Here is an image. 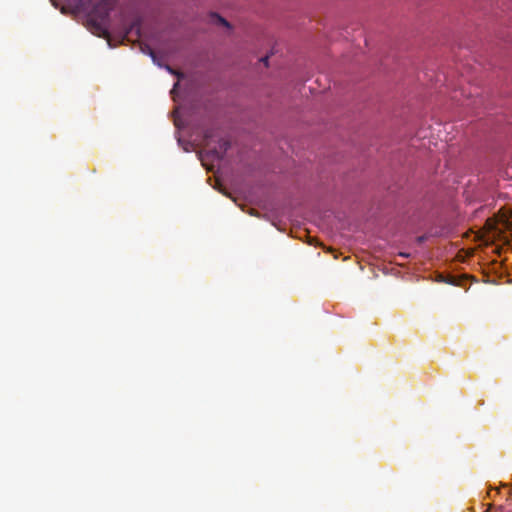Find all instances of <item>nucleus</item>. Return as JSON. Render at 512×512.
Returning <instances> with one entry per match:
<instances>
[{
  "mask_svg": "<svg viewBox=\"0 0 512 512\" xmlns=\"http://www.w3.org/2000/svg\"><path fill=\"white\" fill-rule=\"evenodd\" d=\"M211 18L217 24H221L223 26L230 27L229 23L224 18L219 16L218 14H212Z\"/></svg>",
  "mask_w": 512,
  "mask_h": 512,
  "instance_id": "f257e3e1",
  "label": "nucleus"
},
{
  "mask_svg": "<svg viewBox=\"0 0 512 512\" xmlns=\"http://www.w3.org/2000/svg\"><path fill=\"white\" fill-rule=\"evenodd\" d=\"M167 69H168V71H169V72H171V73H175V72L171 69V67H169V66H168V67H167Z\"/></svg>",
  "mask_w": 512,
  "mask_h": 512,
  "instance_id": "6e6552de",
  "label": "nucleus"
},
{
  "mask_svg": "<svg viewBox=\"0 0 512 512\" xmlns=\"http://www.w3.org/2000/svg\"><path fill=\"white\" fill-rule=\"evenodd\" d=\"M399 255L402 257H408V254H405V253H400Z\"/></svg>",
  "mask_w": 512,
  "mask_h": 512,
  "instance_id": "0eeeda50",
  "label": "nucleus"
},
{
  "mask_svg": "<svg viewBox=\"0 0 512 512\" xmlns=\"http://www.w3.org/2000/svg\"><path fill=\"white\" fill-rule=\"evenodd\" d=\"M212 152L217 156V158H222V155H220L216 150H213Z\"/></svg>",
  "mask_w": 512,
  "mask_h": 512,
  "instance_id": "20e7f679",
  "label": "nucleus"
},
{
  "mask_svg": "<svg viewBox=\"0 0 512 512\" xmlns=\"http://www.w3.org/2000/svg\"><path fill=\"white\" fill-rule=\"evenodd\" d=\"M148 50H149V54H150V56H151V57L153 58V60L155 61V53L152 51V49H151V48H148Z\"/></svg>",
  "mask_w": 512,
  "mask_h": 512,
  "instance_id": "7ed1b4c3",
  "label": "nucleus"
},
{
  "mask_svg": "<svg viewBox=\"0 0 512 512\" xmlns=\"http://www.w3.org/2000/svg\"><path fill=\"white\" fill-rule=\"evenodd\" d=\"M261 61L264 62L265 64H267L268 56H265V57L261 58Z\"/></svg>",
  "mask_w": 512,
  "mask_h": 512,
  "instance_id": "39448f33",
  "label": "nucleus"
},
{
  "mask_svg": "<svg viewBox=\"0 0 512 512\" xmlns=\"http://www.w3.org/2000/svg\"><path fill=\"white\" fill-rule=\"evenodd\" d=\"M417 240H418V242H423L425 240V236H420V237H418Z\"/></svg>",
  "mask_w": 512,
  "mask_h": 512,
  "instance_id": "423d86ee",
  "label": "nucleus"
},
{
  "mask_svg": "<svg viewBox=\"0 0 512 512\" xmlns=\"http://www.w3.org/2000/svg\"><path fill=\"white\" fill-rule=\"evenodd\" d=\"M229 147V143L227 141H223L221 144V148L223 149V152H225Z\"/></svg>",
  "mask_w": 512,
  "mask_h": 512,
  "instance_id": "f03ea898",
  "label": "nucleus"
}]
</instances>
